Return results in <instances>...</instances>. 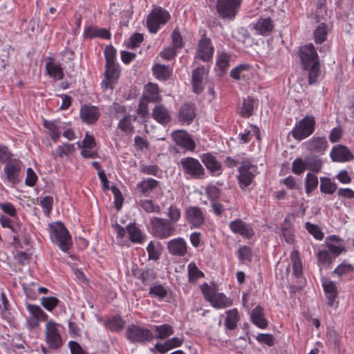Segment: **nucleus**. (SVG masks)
<instances>
[{
    "instance_id": "54",
    "label": "nucleus",
    "mask_w": 354,
    "mask_h": 354,
    "mask_svg": "<svg viewBox=\"0 0 354 354\" xmlns=\"http://www.w3.org/2000/svg\"><path fill=\"white\" fill-rule=\"evenodd\" d=\"M77 144L79 149H93L95 147L94 138L88 133H86L85 138L82 142H77Z\"/></svg>"
},
{
    "instance_id": "33",
    "label": "nucleus",
    "mask_w": 354,
    "mask_h": 354,
    "mask_svg": "<svg viewBox=\"0 0 354 354\" xmlns=\"http://www.w3.org/2000/svg\"><path fill=\"white\" fill-rule=\"evenodd\" d=\"M239 320V315L238 310L236 308L230 310L226 313L225 326L229 330H234L236 328Z\"/></svg>"
},
{
    "instance_id": "42",
    "label": "nucleus",
    "mask_w": 354,
    "mask_h": 354,
    "mask_svg": "<svg viewBox=\"0 0 354 354\" xmlns=\"http://www.w3.org/2000/svg\"><path fill=\"white\" fill-rule=\"evenodd\" d=\"M75 151V147L73 144H64L58 146L53 154L57 157H62L73 153Z\"/></svg>"
},
{
    "instance_id": "12",
    "label": "nucleus",
    "mask_w": 354,
    "mask_h": 354,
    "mask_svg": "<svg viewBox=\"0 0 354 354\" xmlns=\"http://www.w3.org/2000/svg\"><path fill=\"white\" fill-rule=\"evenodd\" d=\"M185 216L191 228H198L205 223V215L201 208L191 206L186 209Z\"/></svg>"
},
{
    "instance_id": "45",
    "label": "nucleus",
    "mask_w": 354,
    "mask_h": 354,
    "mask_svg": "<svg viewBox=\"0 0 354 354\" xmlns=\"http://www.w3.org/2000/svg\"><path fill=\"white\" fill-rule=\"evenodd\" d=\"M318 185L317 177L311 173H308L306 179V192L310 194Z\"/></svg>"
},
{
    "instance_id": "62",
    "label": "nucleus",
    "mask_w": 354,
    "mask_h": 354,
    "mask_svg": "<svg viewBox=\"0 0 354 354\" xmlns=\"http://www.w3.org/2000/svg\"><path fill=\"white\" fill-rule=\"evenodd\" d=\"M37 180V176L35 171L32 168H28L27 169V176L25 180V183L26 185L32 187L35 185Z\"/></svg>"
},
{
    "instance_id": "64",
    "label": "nucleus",
    "mask_w": 354,
    "mask_h": 354,
    "mask_svg": "<svg viewBox=\"0 0 354 354\" xmlns=\"http://www.w3.org/2000/svg\"><path fill=\"white\" fill-rule=\"evenodd\" d=\"M118 127L126 133H131L133 131V127L131 124L129 118L125 117L120 120L118 124Z\"/></svg>"
},
{
    "instance_id": "48",
    "label": "nucleus",
    "mask_w": 354,
    "mask_h": 354,
    "mask_svg": "<svg viewBox=\"0 0 354 354\" xmlns=\"http://www.w3.org/2000/svg\"><path fill=\"white\" fill-rule=\"evenodd\" d=\"M254 100L250 97L244 99L241 109L242 115L248 118L252 115L254 108Z\"/></svg>"
},
{
    "instance_id": "20",
    "label": "nucleus",
    "mask_w": 354,
    "mask_h": 354,
    "mask_svg": "<svg viewBox=\"0 0 354 354\" xmlns=\"http://www.w3.org/2000/svg\"><path fill=\"white\" fill-rule=\"evenodd\" d=\"M274 24L270 17H260L254 24V29L257 34L268 36L274 29Z\"/></svg>"
},
{
    "instance_id": "32",
    "label": "nucleus",
    "mask_w": 354,
    "mask_h": 354,
    "mask_svg": "<svg viewBox=\"0 0 354 354\" xmlns=\"http://www.w3.org/2000/svg\"><path fill=\"white\" fill-rule=\"evenodd\" d=\"M48 75L55 80H62L64 77L63 70L60 64L54 62H48L46 64Z\"/></svg>"
},
{
    "instance_id": "1",
    "label": "nucleus",
    "mask_w": 354,
    "mask_h": 354,
    "mask_svg": "<svg viewBox=\"0 0 354 354\" xmlns=\"http://www.w3.org/2000/svg\"><path fill=\"white\" fill-rule=\"evenodd\" d=\"M299 55L304 70L308 72L309 84H315L319 75V62L314 46L312 44L304 46L299 50Z\"/></svg>"
},
{
    "instance_id": "63",
    "label": "nucleus",
    "mask_w": 354,
    "mask_h": 354,
    "mask_svg": "<svg viewBox=\"0 0 354 354\" xmlns=\"http://www.w3.org/2000/svg\"><path fill=\"white\" fill-rule=\"evenodd\" d=\"M319 263L321 264H329L332 262V259L329 252L326 250H320L317 253Z\"/></svg>"
},
{
    "instance_id": "41",
    "label": "nucleus",
    "mask_w": 354,
    "mask_h": 354,
    "mask_svg": "<svg viewBox=\"0 0 354 354\" xmlns=\"http://www.w3.org/2000/svg\"><path fill=\"white\" fill-rule=\"evenodd\" d=\"M158 185V181L153 178H149L145 180L141 181L138 185V187L143 194L149 193L152 191Z\"/></svg>"
},
{
    "instance_id": "51",
    "label": "nucleus",
    "mask_w": 354,
    "mask_h": 354,
    "mask_svg": "<svg viewBox=\"0 0 354 354\" xmlns=\"http://www.w3.org/2000/svg\"><path fill=\"white\" fill-rule=\"evenodd\" d=\"M307 169L312 170L314 172L318 173L320 171L322 162L320 159L315 158H306Z\"/></svg>"
},
{
    "instance_id": "35",
    "label": "nucleus",
    "mask_w": 354,
    "mask_h": 354,
    "mask_svg": "<svg viewBox=\"0 0 354 354\" xmlns=\"http://www.w3.org/2000/svg\"><path fill=\"white\" fill-rule=\"evenodd\" d=\"M124 325L125 322L119 316L112 317L105 323L106 327L112 331L121 330Z\"/></svg>"
},
{
    "instance_id": "31",
    "label": "nucleus",
    "mask_w": 354,
    "mask_h": 354,
    "mask_svg": "<svg viewBox=\"0 0 354 354\" xmlns=\"http://www.w3.org/2000/svg\"><path fill=\"white\" fill-rule=\"evenodd\" d=\"M327 141L325 138H314L307 143L308 150L315 152H322L327 148Z\"/></svg>"
},
{
    "instance_id": "15",
    "label": "nucleus",
    "mask_w": 354,
    "mask_h": 354,
    "mask_svg": "<svg viewBox=\"0 0 354 354\" xmlns=\"http://www.w3.org/2000/svg\"><path fill=\"white\" fill-rule=\"evenodd\" d=\"M172 137L176 144L189 151H194L196 147L194 141L185 131L179 130L172 133Z\"/></svg>"
},
{
    "instance_id": "44",
    "label": "nucleus",
    "mask_w": 354,
    "mask_h": 354,
    "mask_svg": "<svg viewBox=\"0 0 354 354\" xmlns=\"http://www.w3.org/2000/svg\"><path fill=\"white\" fill-rule=\"evenodd\" d=\"M327 28L324 24L319 25L314 32L315 41L317 44L322 43L326 40Z\"/></svg>"
},
{
    "instance_id": "17",
    "label": "nucleus",
    "mask_w": 354,
    "mask_h": 354,
    "mask_svg": "<svg viewBox=\"0 0 354 354\" xmlns=\"http://www.w3.org/2000/svg\"><path fill=\"white\" fill-rule=\"evenodd\" d=\"M167 249L172 255L183 257L187 252L186 241L183 238L171 239L167 243Z\"/></svg>"
},
{
    "instance_id": "2",
    "label": "nucleus",
    "mask_w": 354,
    "mask_h": 354,
    "mask_svg": "<svg viewBox=\"0 0 354 354\" xmlns=\"http://www.w3.org/2000/svg\"><path fill=\"white\" fill-rule=\"evenodd\" d=\"M50 236L52 241L63 251L67 252L72 246V239L68 230L61 222L49 225Z\"/></svg>"
},
{
    "instance_id": "52",
    "label": "nucleus",
    "mask_w": 354,
    "mask_h": 354,
    "mask_svg": "<svg viewBox=\"0 0 354 354\" xmlns=\"http://www.w3.org/2000/svg\"><path fill=\"white\" fill-rule=\"evenodd\" d=\"M41 303L47 310L51 311L57 306L59 300L55 297H42Z\"/></svg>"
},
{
    "instance_id": "43",
    "label": "nucleus",
    "mask_w": 354,
    "mask_h": 354,
    "mask_svg": "<svg viewBox=\"0 0 354 354\" xmlns=\"http://www.w3.org/2000/svg\"><path fill=\"white\" fill-rule=\"evenodd\" d=\"M307 169L306 158L303 160L301 158H296L292 165V172L297 175H300Z\"/></svg>"
},
{
    "instance_id": "57",
    "label": "nucleus",
    "mask_w": 354,
    "mask_h": 354,
    "mask_svg": "<svg viewBox=\"0 0 354 354\" xmlns=\"http://www.w3.org/2000/svg\"><path fill=\"white\" fill-rule=\"evenodd\" d=\"M149 294L163 299L167 295V291L162 285H156L151 287Z\"/></svg>"
},
{
    "instance_id": "22",
    "label": "nucleus",
    "mask_w": 354,
    "mask_h": 354,
    "mask_svg": "<svg viewBox=\"0 0 354 354\" xmlns=\"http://www.w3.org/2000/svg\"><path fill=\"white\" fill-rule=\"evenodd\" d=\"M330 156L333 161L346 162L354 159V156L344 146L339 145L333 149Z\"/></svg>"
},
{
    "instance_id": "10",
    "label": "nucleus",
    "mask_w": 354,
    "mask_h": 354,
    "mask_svg": "<svg viewBox=\"0 0 354 354\" xmlns=\"http://www.w3.org/2000/svg\"><path fill=\"white\" fill-rule=\"evenodd\" d=\"M255 167L248 160H243L239 168L238 181L241 188L248 187L255 176Z\"/></svg>"
},
{
    "instance_id": "5",
    "label": "nucleus",
    "mask_w": 354,
    "mask_h": 354,
    "mask_svg": "<svg viewBox=\"0 0 354 354\" xmlns=\"http://www.w3.org/2000/svg\"><path fill=\"white\" fill-rule=\"evenodd\" d=\"M315 120L313 116H306L300 120L292 131L296 140H301L310 136L315 131Z\"/></svg>"
},
{
    "instance_id": "8",
    "label": "nucleus",
    "mask_w": 354,
    "mask_h": 354,
    "mask_svg": "<svg viewBox=\"0 0 354 354\" xmlns=\"http://www.w3.org/2000/svg\"><path fill=\"white\" fill-rule=\"evenodd\" d=\"M58 326L59 324L53 320L48 321L46 324V342L52 349H57L63 344L62 336L58 330Z\"/></svg>"
},
{
    "instance_id": "16",
    "label": "nucleus",
    "mask_w": 354,
    "mask_h": 354,
    "mask_svg": "<svg viewBox=\"0 0 354 354\" xmlns=\"http://www.w3.org/2000/svg\"><path fill=\"white\" fill-rule=\"evenodd\" d=\"M230 228L235 233L245 238H251L254 232L250 225L244 223L241 219L233 221L230 224Z\"/></svg>"
},
{
    "instance_id": "30",
    "label": "nucleus",
    "mask_w": 354,
    "mask_h": 354,
    "mask_svg": "<svg viewBox=\"0 0 354 354\" xmlns=\"http://www.w3.org/2000/svg\"><path fill=\"white\" fill-rule=\"evenodd\" d=\"M152 71L156 79L163 81L168 80L172 73L171 68L160 64H155L152 68Z\"/></svg>"
},
{
    "instance_id": "26",
    "label": "nucleus",
    "mask_w": 354,
    "mask_h": 354,
    "mask_svg": "<svg viewBox=\"0 0 354 354\" xmlns=\"http://www.w3.org/2000/svg\"><path fill=\"white\" fill-rule=\"evenodd\" d=\"M196 113L192 105L184 104L179 111V120L181 122L189 124L195 118Z\"/></svg>"
},
{
    "instance_id": "18",
    "label": "nucleus",
    "mask_w": 354,
    "mask_h": 354,
    "mask_svg": "<svg viewBox=\"0 0 354 354\" xmlns=\"http://www.w3.org/2000/svg\"><path fill=\"white\" fill-rule=\"evenodd\" d=\"M207 72L204 66L198 67L192 72V84L193 91L197 94L203 90V83Z\"/></svg>"
},
{
    "instance_id": "36",
    "label": "nucleus",
    "mask_w": 354,
    "mask_h": 354,
    "mask_svg": "<svg viewBox=\"0 0 354 354\" xmlns=\"http://www.w3.org/2000/svg\"><path fill=\"white\" fill-rule=\"evenodd\" d=\"M43 124L46 129L48 130L49 135L52 140L55 142L58 140L60 137V131L59 127L56 124L55 121H48L44 120Z\"/></svg>"
},
{
    "instance_id": "6",
    "label": "nucleus",
    "mask_w": 354,
    "mask_h": 354,
    "mask_svg": "<svg viewBox=\"0 0 354 354\" xmlns=\"http://www.w3.org/2000/svg\"><path fill=\"white\" fill-rule=\"evenodd\" d=\"M180 165L184 173L193 178H203L205 171L200 162L192 157L183 158L180 160Z\"/></svg>"
},
{
    "instance_id": "19",
    "label": "nucleus",
    "mask_w": 354,
    "mask_h": 354,
    "mask_svg": "<svg viewBox=\"0 0 354 354\" xmlns=\"http://www.w3.org/2000/svg\"><path fill=\"white\" fill-rule=\"evenodd\" d=\"M214 48L211 45V41L208 38H203L198 42L197 50L198 57L204 62L209 61L213 55Z\"/></svg>"
},
{
    "instance_id": "7",
    "label": "nucleus",
    "mask_w": 354,
    "mask_h": 354,
    "mask_svg": "<svg viewBox=\"0 0 354 354\" xmlns=\"http://www.w3.org/2000/svg\"><path fill=\"white\" fill-rule=\"evenodd\" d=\"M203 292L205 298L213 307L224 308L232 304V300L227 297L223 293L215 292L207 284L204 285Z\"/></svg>"
},
{
    "instance_id": "27",
    "label": "nucleus",
    "mask_w": 354,
    "mask_h": 354,
    "mask_svg": "<svg viewBox=\"0 0 354 354\" xmlns=\"http://www.w3.org/2000/svg\"><path fill=\"white\" fill-rule=\"evenodd\" d=\"M129 239L136 243H142L145 240V235L135 223H130L127 226Z\"/></svg>"
},
{
    "instance_id": "53",
    "label": "nucleus",
    "mask_w": 354,
    "mask_h": 354,
    "mask_svg": "<svg viewBox=\"0 0 354 354\" xmlns=\"http://www.w3.org/2000/svg\"><path fill=\"white\" fill-rule=\"evenodd\" d=\"M143 41V36L140 33L133 34L129 39V41L126 44L128 48H134L138 47Z\"/></svg>"
},
{
    "instance_id": "9",
    "label": "nucleus",
    "mask_w": 354,
    "mask_h": 354,
    "mask_svg": "<svg viewBox=\"0 0 354 354\" xmlns=\"http://www.w3.org/2000/svg\"><path fill=\"white\" fill-rule=\"evenodd\" d=\"M169 18V14L167 10L160 8L153 9L149 15L147 20L149 30L153 33L156 32L160 25L165 24Z\"/></svg>"
},
{
    "instance_id": "55",
    "label": "nucleus",
    "mask_w": 354,
    "mask_h": 354,
    "mask_svg": "<svg viewBox=\"0 0 354 354\" xmlns=\"http://www.w3.org/2000/svg\"><path fill=\"white\" fill-rule=\"evenodd\" d=\"M206 194L211 202L216 201L220 197L221 190L214 185H209L206 188Z\"/></svg>"
},
{
    "instance_id": "4",
    "label": "nucleus",
    "mask_w": 354,
    "mask_h": 354,
    "mask_svg": "<svg viewBox=\"0 0 354 354\" xmlns=\"http://www.w3.org/2000/svg\"><path fill=\"white\" fill-rule=\"evenodd\" d=\"M150 224L152 234L161 239L168 238L175 232L174 226L165 218L153 217L150 220Z\"/></svg>"
},
{
    "instance_id": "39",
    "label": "nucleus",
    "mask_w": 354,
    "mask_h": 354,
    "mask_svg": "<svg viewBox=\"0 0 354 354\" xmlns=\"http://www.w3.org/2000/svg\"><path fill=\"white\" fill-rule=\"evenodd\" d=\"M337 189V185L328 178H321L320 190L325 194H333Z\"/></svg>"
},
{
    "instance_id": "21",
    "label": "nucleus",
    "mask_w": 354,
    "mask_h": 354,
    "mask_svg": "<svg viewBox=\"0 0 354 354\" xmlns=\"http://www.w3.org/2000/svg\"><path fill=\"white\" fill-rule=\"evenodd\" d=\"M201 160L206 168L213 175H220L221 174V164L217 161L215 156L211 153H204L201 156Z\"/></svg>"
},
{
    "instance_id": "14",
    "label": "nucleus",
    "mask_w": 354,
    "mask_h": 354,
    "mask_svg": "<svg viewBox=\"0 0 354 354\" xmlns=\"http://www.w3.org/2000/svg\"><path fill=\"white\" fill-rule=\"evenodd\" d=\"M22 168V163L17 160H11L8 161L5 167L4 172L8 180L12 184H17L19 182V175Z\"/></svg>"
},
{
    "instance_id": "29",
    "label": "nucleus",
    "mask_w": 354,
    "mask_h": 354,
    "mask_svg": "<svg viewBox=\"0 0 354 354\" xmlns=\"http://www.w3.org/2000/svg\"><path fill=\"white\" fill-rule=\"evenodd\" d=\"M143 97L147 102H158L161 100L159 95V88L157 84L149 82L146 85V93L144 94Z\"/></svg>"
},
{
    "instance_id": "40",
    "label": "nucleus",
    "mask_w": 354,
    "mask_h": 354,
    "mask_svg": "<svg viewBox=\"0 0 354 354\" xmlns=\"http://www.w3.org/2000/svg\"><path fill=\"white\" fill-rule=\"evenodd\" d=\"M27 310L31 314L32 317L41 319V321H46L48 315L41 310V308L37 305L27 304Z\"/></svg>"
},
{
    "instance_id": "13",
    "label": "nucleus",
    "mask_w": 354,
    "mask_h": 354,
    "mask_svg": "<svg viewBox=\"0 0 354 354\" xmlns=\"http://www.w3.org/2000/svg\"><path fill=\"white\" fill-rule=\"evenodd\" d=\"M120 76L119 66L116 64L105 65L104 79L101 82L102 88L104 89H113V85Z\"/></svg>"
},
{
    "instance_id": "28",
    "label": "nucleus",
    "mask_w": 354,
    "mask_h": 354,
    "mask_svg": "<svg viewBox=\"0 0 354 354\" xmlns=\"http://www.w3.org/2000/svg\"><path fill=\"white\" fill-rule=\"evenodd\" d=\"M323 288L326 294L328 305L332 306L337 295V287L334 282L326 280L323 282Z\"/></svg>"
},
{
    "instance_id": "24",
    "label": "nucleus",
    "mask_w": 354,
    "mask_h": 354,
    "mask_svg": "<svg viewBox=\"0 0 354 354\" xmlns=\"http://www.w3.org/2000/svg\"><path fill=\"white\" fill-rule=\"evenodd\" d=\"M250 318L252 323L260 328H266L268 326V321L265 318L263 309L259 306L252 310Z\"/></svg>"
},
{
    "instance_id": "11",
    "label": "nucleus",
    "mask_w": 354,
    "mask_h": 354,
    "mask_svg": "<svg viewBox=\"0 0 354 354\" xmlns=\"http://www.w3.org/2000/svg\"><path fill=\"white\" fill-rule=\"evenodd\" d=\"M127 335L132 342H149L153 339V334L149 330L136 325L127 328Z\"/></svg>"
},
{
    "instance_id": "34",
    "label": "nucleus",
    "mask_w": 354,
    "mask_h": 354,
    "mask_svg": "<svg viewBox=\"0 0 354 354\" xmlns=\"http://www.w3.org/2000/svg\"><path fill=\"white\" fill-rule=\"evenodd\" d=\"M290 260L292 264L293 274L299 277L302 273V263L297 250H293L290 254Z\"/></svg>"
},
{
    "instance_id": "58",
    "label": "nucleus",
    "mask_w": 354,
    "mask_h": 354,
    "mask_svg": "<svg viewBox=\"0 0 354 354\" xmlns=\"http://www.w3.org/2000/svg\"><path fill=\"white\" fill-rule=\"evenodd\" d=\"M111 189L114 195L115 206L118 210H120L123 203V197L122 193L115 186H112Z\"/></svg>"
},
{
    "instance_id": "60",
    "label": "nucleus",
    "mask_w": 354,
    "mask_h": 354,
    "mask_svg": "<svg viewBox=\"0 0 354 354\" xmlns=\"http://www.w3.org/2000/svg\"><path fill=\"white\" fill-rule=\"evenodd\" d=\"M238 257L239 259L241 261H250L252 258V252L250 248L245 245L240 247L238 250Z\"/></svg>"
},
{
    "instance_id": "38",
    "label": "nucleus",
    "mask_w": 354,
    "mask_h": 354,
    "mask_svg": "<svg viewBox=\"0 0 354 354\" xmlns=\"http://www.w3.org/2000/svg\"><path fill=\"white\" fill-rule=\"evenodd\" d=\"M155 331L156 337L159 339H164L174 333L173 327L169 324L155 326Z\"/></svg>"
},
{
    "instance_id": "37",
    "label": "nucleus",
    "mask_w": 354,
    "mask_h": 354,
    "mask_svg": "<svg viewBox=\"0 0 354 354\" xmlns=\"http://www.w3.org/2000/svg\"><path fill=\"white\" fill-rule=\"evenodd\" d=\"M249 69L250 65L240 64L231 71V77L237 80L244 79L247 76L245 72L248 71Z\"/></svg>"
},
{
    "instance_id": "47",
    "label": "nucleus",
    "mask_w": 354,
    "mask_h": 354,
    "mask_svg": "<svg viewBox=\"0 0 354 354\" xmlns=\"http://www.w3.org/2000/svg\"><path fill=\"white\" fill-rule=\"evenodd\" d=\"M167 216L169 221L172 223H177L181 216L180 209L175 205H171L168 208Z\"/></svg>"
},
{
    "instance_id": "50",
    "label": "nucleus",
    "mask_w": 354,
    "mask_h": 354,
    "mask_svg": "<svg viewBox=\"0 0 354 354\" xmlns=\"http://www.w3.org/2000/svg\"><path fill=\"white\" fill-rule=\"evenodd\" d=\"M105 65L115 64L116 50L112 46H108L104 49Z\"/></svg>"
},
{
    "instance_id": "46",
    "label": "nucleus",
    "mask_w": 354,
    "mask_h": 354,
    "mask_svg": "<svg viewBox=\"0 0 354 354\" xmlns=\"http://www.w3.org/2000/svg\"><path fill=\"white\" fill-rule=\"evenodd\" d=\"M305 227L308 232L316 239L322 240L324 238V234L318 225L310 223V222H306Z\"/></svg>"
},
{
    "instance_id": "59",
    "label": "nucleus",
    "mask_w": 354,
    "mask_h": 354,
    "mask_svg": "<svg viewBox=\"0 0 354 354\" xmlns=\"http://www.w3.org/2000/svg\"><path fill=\"white\" fill-rule=\"evenodd\" d=\"M155 277V273L153 272V270L150 269L143 270L140 276V279L142 280V283L145 285H147L151 281H153Z\"/></svg>"
},
{
    "instance_id": "61",
    "label": "nucleus",
    "mask_w": 354,
    "mask_h": 354,
    "mask_svg": "<svg viewBox=\"0 0 354 354\" xmlns=\"http://www.w3.org/2000/svg\"><path fill=\"white\" fill-rule=\"evenodd\" d=\"M230 56L225 53L221 54L217 59L216 64L222 71L229 66Z\"/></svg>"
},
{
    "instance_id": "49",
    "label": "nucleus",
    "mask_w": 354,
    "mask_h": 354,
    "mask_svg": "<svg viewBox=\"0 0 354 354\" xmlns=\"http://www.w3.org/2000/svg\"><path fill=\"white\" fill-rule=\"evenodd\" d=\"M188 274L190 281H196L203 276V273L197 268L194 263L188 265Z\"/></svg>"
},
{
    "instance_id": "3",
    "label": "nucleus",
    "mask_w": 354,
    "mask_h": 354,
    "mask_svg": "<svg viewBox=\"0 0 354 354\" xmlns=\"http://www.w3.org/2000/svg\"><path fill=\"white\" fill-rule=\"evenodd\" d=\"M241 3L242 0H217L216 11L222 19L232 20L238 13Z\"/></svg>"
},
{
    "instance_id": "23",
    "label": "nucleus",
    "mask_w": 354,
    "mask_h": 354,
    "mask_svg": "<svg viewBox=\"0 0 354 354\" xmlns=\"http://www.w3.org/2000/svg\"><path fill=\"white\" fill-rule=\"evenodd\" d=\"M99 116L100 112L96 106L84 105L80 109L82 120L88 124H92L97 121Z\"/></svg>"
},
{
    "instance_id": "25",
    "label": "nucleus",
    "mask_w": 354,
    "mask_h": 354,
    "mask_svg": "<svg viewBox=\"0 0 354 354\" xmlns=\"http://www.w3.org/2000/svg\"><path fill=\"white\" fill-rule=\"evenodd\" d=\"M153 118L162 124H168L171 121L169 111L162 105H157L153 110Z\"/></svg>"
},
{
    "instance_id": "56",
    "label": "nucleus",
    "mask_w": 354,
    "mask_h": 354,
    "mask_svg": "<svg viewBox=\"0 0 354 354\" xmlns=\"http://www.w3.org/2000/svg\"><path fill=\"white\" fill-rule=\"evenodd\" d=\"M140 205L147 212H159L160 208L158 206L154 205L153 203L151 200H143L140 201Z\"/></svg>"
}]
</instances>
